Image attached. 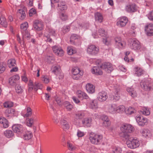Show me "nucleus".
<instances>
[{
	"label": "nucleus",
	"instance_id": "nucleus-1",
	"mask_svg": "<svg viewBox=\"0 0 153 153\" xmlns=\"http://www.w3.org/2000/svg\"><path fill=\"white\" fill-rule=\"evenodd\" d=\"M120 129L121 132L120 134V136L125 139L129 138L130 137L129 133H131L134 130V128L132 125L126 123L122 125Z\"/></svg>",
	"mask_w": 153,
	"mask_h": 153
},
{
	"label": "nucleus",
	"instance_id": "nucleus-2",
	"mask_svg": "<svg viewBox=\"0 0 153 153\" xmlns=\"http://www.w3.org/2000/svg\"><path fill=\"white\" fill-rule=\"evenodd\" d=\"M89 139L91 143L98 145L100 144L102 142V136L101 135L94 134L92 133H91L90 135Z\"/></svg>",
	"mask_w": 153,
	"mask_h": 153
},
{
	"label": "nucleus",
	"instance_id": "nucleus-3",
	"mask_svg": "<svg viewBox=\"0 0 153 153\" xmlns=\"http://www.w3.org/2000/svg\"><path fill=\"white\" fill-rule=\"evenodd\" d=\"M126 143L128 147L131 149H134L136 148L140 145V143L138 140L137 139H132L131 137H129L127 139Z\"/></svg>",
	"mask_w": 153,
	"mask_h": 153
},
{
	"label": "nucleus",
	"instance_id": "nucleus-4",
	"mask_svg": "<svg viewBox=\"0 0 153 153\" xmlns=\"http://www.w3.org/2000/svg\"><path fill=\"white\" fill-rule=\"evenodd\" d=\"M130 48L134 50H139L141 48L140 42L135 39H130L128 41Z\"/></svg>",
	"mask_w": 153,
	"mask_h": 153
},
{
	"label": "nucleus",
	"instance_id": "nucleus-5",
	"mask_svg": "<svg viewBox=\"0 0 153 153\" xmlns=\"http://www.w3.org/2000/svg\"><path fill=\"white\" fill-rule=\"evenodd\" d=\"M51 70L53 73L57 76H59V79L63 78V75L62 73H61V69L59 66L53 65L51 68Z\"/></svg>",
	"mask_w": 153,
	"mask_h": 153
},
{
	"label": "nucleus",
	"instance_id": "nucleus-6",
	"mask_svg": "<svg viewBox=\"0 0 153 153\" xmlns=\"http://www.w3.org/2000/svg\"><path fill=\"white\" fill-rule=\"evenodd\" d=\"M100 68L108 73H111L114 69L112 65L108 62H104L102 65H100Z\"/></svg>",
	"mask_w": 153,
	"mask_h": 153
},
{
	"label": "nucleus",
	"instance_id": "nucleus-7",
	"mask_svg": "<svg viewBox=\"0 0 153 153\" xmlns=\"http://www.w3.org/2000/svg\"><path fill=\"white\" fill-rule=\"evenodd\" d=\"M99 51L98 47L94 45H91L88 46L87 48V53L93 55L97 54Z\"/></svg>",
	"mask_w": 153,
	"mask_h": 153
},
{
	"label": "nucleus",
	"instance_id": "nucleus-8",
	"mask_svg": "<svg viewBox=\"0 0 153 153\" xmlns=\"http://www.w3.org/2000/svg\"><path fill=\"white\" fill-rule=\"evenodd\" d=\"M44 27L43 23L42 21L37 20L34 21L33 27L37 31H41L43 29Z\"/></svg>",
	"mask_w": 153,
	"mask_h": 153
},
{
	"label": "nucleus",
	"instance_id": "nucleus-9",
	"mask_svg": "<svg viewBox=\"0 0 153 153\" xmlns=\"http://www.w3.org/2000/svg\"><path fill=\"white\" fill-rule=\"evenodd\" d=\"M126 10L127 12L133 13L137 10L138 7L135 4H131L126 6Z\"/></svg>",
	"mask_w": 153,
	"mask_h": 153
},
{
	"label": "nucleus",
	"instance_id": "nucleus-10",
	"mask_svg": "<svg viewBox=\"0 0 153 153\" xmlns=\"http://www.w3.org/2000/svg\"><path fill=\"white\" fill-rule=\"evenodd\" d=\"M52 49L53 52L57 56H61L64 55V51L59 46L55 45L52 47Z\"/></svg>",
	"mask_w": 153,
	"mask_h": 153
},
{
	"label": "nucleus",
	"instance_id": "nucleus-11",
	"mask_svg": "<svg viewBox=\"0 0 153 153\" xmlns=\"http://www.w3.org/2000/svg\"><path fill=\"white\" fill-rule=\"evenodd\" d=\"M128 19L127 17H123L118 19L117 22V25L119 27H124L127 23Z\"/></svg>",
	"mask_w": 153,
	"mask_h": 153
},
{
	"label": "nucleus",
	"instance_id": "nucleus-12",
	"mask_svg": "<svg viewBox=\"0 0 153 153\" xmlns=\"http://www.w3.org/2000/svg\"><path fill=\"white\" fill-rule=\"evenodd\" d=\"M108 96L106 92L105 91H102L99 92L97 95L98 100L100 102H103L105 101L107 98Z\"/></svg>",
	"mask_w": 153,
	"mask_h": 153
},
{
	"label": "nucleus",
	"instance_id": "nucleus-13",
	"mask_svg": "<svg viewBox=\"0 0 153 153\" xmlns=\"http://www.w3.org/2000/svg\"><path fill=\"white\" fill-rule=\"evenodd\" d=\"M140 85L142 88L145 91H149L151 89L150 82L147 80L144 81H142L140 83Z\"/></svg>",
	"mask_w": 153,
	"mask_h": 153
},
{
	"label": "nucleus",
	"instance_id": "nucleus-14",
	"mask_svg": "<svg viewBox=\"0 0 153 153\" xmlns=\"http://www.w3.org/2000/svg\"><path fill=\"white\" fill-rule=\"evenodd\" d=\"M85 115L84 113L82 112H79L76 114V117L74 119L76 125H79L80 119L83 117Z\"/></svg>",
	"mask_w": 153,
	"mask_h": 153
},
{
	"label": "nucleus",
	"instance_id": "nucleus-15",
	"mask_svg": "<svg viewBox=\"0 0 153 153\" xmlns=\"http://www.w3.org/2000/svg\"><path fill=\"white\" fill-rule=\"evenodd\" d=\"M145 30L147 35H153V24L150 23L147 25L145 26Z\"/></svg>",
	"mask_w": 153,
	"mask_h": 153
},
{
	"label": "nucleus",
	"instance_id": "nucleus-16",
	"mask_svg": "<svg viewBox=\"0 0 153 153\" xmlns=\"http://www.w3.org/2000/svg\"><path fill=\"white\" fill-rule=\"evenodd\" d=\"M23 128L22 126L19 124L14 125L12 127L13 130L18 134L21 133L23 131Z\"/></svg>",
	"mask_w": 153,
	"mask_h": 153
},
{
	"label": "nucleus",
	"instance_id": "nucleus-17",
	"mask_svg": "<svg viewBox=\"0 0 153 153\" xmlns=\"http://www.w3.org/2000/svg\"><path fill=\"white\" fill-rule=\"evenodd\" d=\"M68 7L64 1H60L58 4L57 10L59 11H63L66 10Z\"/></svg>",
	"mask_w": 153,
	"mask_h": 153
},
{
	"label": "nucleus",
	"instance_id": "nucleus-18",
	"mask_svg": "<svg viewBox=\"0 0 153 153\" xmlns=\"http://www.w3.org/2000/svg\"><path fill=\"white\" fill-rule=\"evenodd\" d=\"M92 119L90 117L86 118L82 120V123L84 126L90 127L92 125Z\"/></svg>",
	"mask_w": 153,
	"mask_h": 153
},
{
	"label": "nucleus",
	"instance_id": "nucleus-19",
	"mask_svg": "<svg viewBox=\"0 0 153 153\" xmlns=\"http://www.w3.org/2000/svg\"><path fill=\"white\" fill-rule=\"evenodd\" d=\"M120 88L119 86H117L115 87L114 89V99L116 100H119L120 98Z\"/></svg>",
	"mask_w": 153,
	"mask_h": 153
},
{
	"label": "nucleus",
	"instance_id": "nucleus-20",
	"mask_svg": "<svg viewBox=\"0 0 153 153\" xmlns=\"http://www.w3.org/2000/svg\"><path fill=\"white\" fill-rule=\"evenodd\" d=\"M15 110L13 108H9L5 111V116L8 118H10L15 114Z\"/></svg>",
	"mask_w": 153,
	"mask_h": 153
},
{
	"label": "nucleus",
	"instance_id": "nucleus-21",
	"mask_svg": "<svg viewBox=\"0 0 153 153\" xmlns=\"http://www.w3.org/2000/svg\"><path fill=\"white\" fill-rule=\"evenodd\" d=\"M107 108L108 112L110 113L114 114L116 112V105L115 104H109Z\"/></svg>",
	"mask_w": 153,
	"mask_h": 153
},
{
	"label": "nucleus",
	"instance_id": "nucleus-22",
	"mask_svg": "<svg viewBox=\"0 0 153 153\" xmlns=\"http://www.w3.org/2000/svg\"><path fill=\"white\" fill-rule=\"evenodd\" d=\"M126 91L128 94L132 97L135 98L137 97V93L133 88L131 87L128 88L126 89Z\"/></svg>",
	"mask_w": 153,
	"mask_h": 153
},
{
	"label": "nucleus",
	"instance_id": "nucleus-23",
	"mask_svg": "<svg viewBox=\"0 0 153 153\" xmlns=\"http://www.w3.org/2000/svg\"><path fill=\"white\" fill-rule=\"evenodd\" d=\"M19 79V76L18 75L13 76L9 78V82L11 85H14L16 81Z\"/></svg>",
	"mask_w": 153,
	"mask_h": 153
},
{
	"label": "nucleus",
	"instance_id": "nucleus-24",
	"mask_svg": "<svg viewBox=\"0 0 153 153\" xmlns=\"http://www.w3.org/2000/svg\"><path fill=\"white\" fill-rule=\"evenodd\" d=\"M85 88L87 91L90 94L95 92V87L92 84L88 83L86 85Z\"/></svg>",
	"mask_w": 153,
	"mask_h": 153
},
{
	"label": "nucleus",
	"instance_id": "nucleus-25",
	"mask_svg": "<svg viewBox=\"0 0 153 153\" xmlns=\"http://www.w3.org/2000/svg\"><path fill=\"white\" fill-rule=\"evenodd\" d=\"M91 72L93 74H95L96 75H102V72L98 66H95L91 69Z\"/></svg>",
	"mask_w": 153,
	"mask_h": 153
},
{
	"label": "nucleus",
	"instance_id": "nucleus-26",
	"mask_svg": "<svg viewBox=\"0 0 153 153\" xmlns=\"http://www.w3.org/2000/svg\"><path fill=\"white\" fill-rule=\"evenodd\" d=\"M61 127L65 130L68 129L69 127L67 122L64 119H62L60 121Z\"/></svg>",
	"mask_w": 153,
	"mask_h": 153
},
{
	"label": "nucleus",
	"instance_id": "nucleus-27",
	"mask_svg": "<svg viewBox=\"0 0 153 153\" xmlns=\"http://www.w3.org/2000/svg\"><path fill=\"white\" fill-rule=\"evenodd\" d=\"M17 15L20 19L21 20L24 19L26 17L25 11L22 9H20L18 10Z\"/></svg>",
	"mask_w": 153,
	"mask_h": 153
},
{
	"label": "nucleus",
	"instance_id": "nucleus-28",
	"mask_svg": "<svg viewBox=\"0 0 153 153\" xmlns=\"http://www.w3.org/2000/svg\"><path fill=\"white\" fill-rule=\"evenodd\" d=\"M0 123L3 124V126L4 128H7L9 126L8 121L4 117H0Z\"/></svg>",
	"mask_w": 153,
	"mask_h": 153
},
{
	"label": "nucleus",
	"instance_id": "nucleus-29",
	"mask_svg": "<svg viewBox=\"0 0 153 153\" xmlns=\"http://www.w3.org/2000/svg\"><path fill=\"white\" fill-rule=\"evenodd\" d=\"M4 135L7 138H10L14 136V133L11 130H7L4 132Z\"/></svg>",
	"mask_w": 153,
	"mask_h": 153
},
{
	"label": "nucleus",
	"instance_id": "nucleus-30",
	"mask_svg": "<svg viewBox=\"0 0 153 153\" xmlns=\"http://www.w3.org/2000/svg\"><path fill=\"white\" fill-rule=\"evenodd\" d=\"M135 74L137 76L142 75L144 73L143 71L138 67H136L134 68Z\"/></svg>",
	"mask_w": 153,
	"mask_h": 153
},
{
	"label": "nucleus",
	"instance_id": "nucleus-31",
	"mask_svg": "<svg viewBox=\"0 0 153 153\" xmlns=\"http://www.w3.org/2000/svg\"><path fill=\"white\" fill-rule=\"evenodd\" d=\"M95 18L96 21L100 22L102 21L103 18L102 15L100 13L97 12L95 14Z\"/></svg>",
	"mask_w": 153,
	"mask_h": 153
},
{
	"label": "nucleus",
	"instance_id": "nucleus-32",
	"mask_svg": "<svg viewBox=\"0 0 153 153\" xmlns=\"http://www.w3.org/2000/svg\"><path fill=\"white\" fill-rule=\"evenodd\" d=\"M142 135L145 137H149L150 136V131L146 129H144L141 131Z\"/></svg>",
	"mask_w": 153,
	"mask_h": 153
},
{
	"label": "nucleus",
	"instance_id": "nucleus-33",
	"mask_svg": "<svg viewBox=\"0 0 153 153\" xmlns=\"http://www.w3.org/2000/svg\"><path fill=\"white\" fill-rule=\"evenodd\" d=\"M33 136L32 133L30 131H27L23 135V139L26 140H28L32 137Z\"/></svg>",
	"mask_w": 153,
	"mask_h": 153
},
{
	"label": "nucleus",
	"instance_id": "nucleus-34",
	"mask_svg": "<svg viewBox=\"0 0 153 153\" xmlns=\"http://www.w3.org/2000/svg\"><path fill=\"white\" fill-rule=\"evenodd\" d=\"M7 65L10 68L14 67L16 65L15 60L14 59H11L9 60L7 62Z\"/></svg>",
	"mask_w": 153,
	"mask_h": 153
},
{
	"label": "nucleus",
	"instance_id": "nucleus-35",
	"mask_svg": "<svg viewBox=\"0 0 153 153\" xmlns=\"http://www.w3.org/2000/svg\"><path fill=\"white\" fill-rule=\"evenodd\" d=\"M141 111L143 114L146 116L149 115L150 114L149 108L146 107H142Z\"/></svg>",
	"mask_w": 153,
	"mask_h": 153
},
{
	"label": "nucleus",
	"instance_id": "nucleus-36",
	"mask_svg": "<svg viewBox=\"0 0 153 153\" xmlns=\"http://www.w3.org/2000/svg\"><path fill=\"white\" fill-rule=\"evenodd\" d=\"M33 86L34 89L36 91L39 89H41L43 87L42 84L38 82H35L33 84Z\"/></svg>",
	"mask_w": 153,
	"mask_h": 153
},
{
	"label": "nucleus",
	"instance_id": "nucleus-37",
	"mask_svg": "<svg viewBox=\"0 0 153 153\" xmlns=\"http://www.w3.org/2000/svg\"><path fill=\"white\" fill-rule=\"evenodd\" d=\"M28 27V24L27 22H25L23 24H21L20 25V28L21 29V32H25L27 31V29Z\"/></svg>",
	"mask_w": 153,
	"mask_h": 153
},
{
	"label": "nucleus",
	"instance_id": "nucleus-38",
	"mask_svg": "<svg viewBox=\"0 0 153 153\" xmlns=\"http://www.w3.org/2000/svg\"><path fill=\"white\" fill-rule=\"evenodd\" d=\"M136 110L134 108L132 107H130L125 110L126 114L130 115L136 112Z\"/></svg>",
	"mask_w": 153,
	"mask_h": 153
},
{
	"label": "nucleus",
	"instance_id": "nucleus-39",
	"mask_svg": "<svg viewBox=\"0 0 153 153\" xmlns=\"http://www.w3.org/2000/svg\"><path fill=\"white\" fill-rule=\"evenodd\" d=\"M89 26V24L88 23L82 24L80 23L78 25V28L80 29H87Z\"/></svg>",
	"mask_w": 153,
	"mask_h": 153
},
{
	"label": "nucleus",
	"instance_id": "nucleus-40",
	"mask_svg": "<svg viewBox=\"0 0 153 153\" xmlns=\"http://www.w3.org/2000/svg\"><path fill=\"white\" fill-rule=\"evenodd\" d=\"M79 38V36L76 34H72L70 37V41L71 44H74V40L76 39H78Z\"/></svg>",
	"mask_w": 153,
	"mask_h": 153
},
{
	"label": "nucleus",
	"instance_id": "nucleus-41",
	"mask_svg": "<svg viewBox=\"0 0 153 153\" xmlns=\"http://www.w3.org/2000/svg\"><path fill=\"white\" fill-rule=\"evenodd\" d=\"M27 113L24 115L25 117H27L30 116L32 114V110L30 107H27L26 109Z\"/></svg>",
	"mask_w": 153,
	"mask_h": 153
},
{
	"label": "nucleus",
	"instance_id": "nucleus-42",
	"mask_svg": "<svg viewBox=\"0 0 153 153\" xmlns=\"http://www.w3.org/2000/svg\"><path fill=\"white\" fill-rule=\"evenodd\" d=\"M0 24L4 27H6L7 26V23L6 20V19L3 17L0 18Z\"/></svg>",
	"mask_w": 153,
	"mask_h": 153
},
{
	"label": "nucleus",
	"instance_id": "nucleus-43",
	"mask_svg": "<svg viewBox=\"0 0 153 153\" xmlns=\"http://www.w3.org/2000/svg\"><path fill=\"white\" fill-rule=\"evenodd\" d=\"M121 152L122 150L120 148L114 147L112 148L111 153H121Z\"/></svg>",
	"mask_w": 153,
	"mask_h": 153
},
{
	"label": "nucleus",
	"instance_id": "nucleus-44",
	"mask_svg": "<svg viewBox=\"0 0 153 153\" xmlns=\"http://www.w3.org/2000/svg\"><path fill=\"white\" fill-rule=\"evenodd\" d=\"M147 123V119L146 118L142 117V119L138 123V125L140 126H143L146 125Z\"/></svg>",
	"mask_w": 153,
	"mask_h": 153
},
{
	"label": "nucleus",
	"instance_id": "nucleus-45",
	"mask_svg": "<svg viewBox=\"0 0 153 153\" xmlns=\"http://www.w3.org/2000/svg\"><path fill=\"white\" fill-rule=\"evenodd\" d=\"M76 52V51L73 50L72 46H68V47L67 53L69 55H72Z\"/></svg>",
	"mask_w": 153,
	"mask_h": 153
},
{
	"label": "nucleus",
	"instance_id": "nucleus-46",
	"mask_svg": "<svg viewBox=\"0 0 153 153\" xmlns=\"http://www.w3.org/2000/svg\"><path fill=\"white\" fill-rule=\"evenodd\" d=\"M34 122V119L32 118H27L26 119V124L29 127H31Z\"/></svg>",
	"mask_w": 153,
	"mask_h": 153
},
{
	"label": "nucleus",
	"instance_id": "nucleus-47",
	"mask_svg": "<svg viewBox=\"0 0 153 153\" xmlns=\"http://www.w3.org/2000/svg\"><path fill=\"white\" fill-rule=\"evenodd\" d=\"M72 72L73 75L79 74H82V73H80V70L79 68L77 67H75L73 68Z\"/></svg>",
	"mask_w": 153,
	"mask_h": 153
},
{
	"label": "nucleus",
	"instance_id": "nucleus-48",
	"mask_svg": "<svg viewBox=\"0 0 153 153\" xmlns=\"http://www.w3.org/2000/svg\"><path fill=\"white\" fill-rule=\"evenodd\" d=\"M116 112H121L125 110V108L123 105H120L118 107L116 106Z\"/></svg>",
	"mask_w": 153,
	"mask_h": 153
},
{
	"label": "nucleus",
	"instance_id": "nucleus-49",
	"mask_svg": "<svg viewBox=\"0 0 153 153\" xmlns=\"http://www.w3.org/2000/svg\"><path fill=\"white\" fill-rule=\"evenodd\" d=\"M15 90L16 93L18 94L21 93L23 91V89L19 85L17 84L15 87Z\"/></svg>",
	"mask_w": 153,
	"mask_h": 153
},
{
	"label": "nucleus",
	"instance_id": "nucleus-50",
	"mask_svg": "<svg viewBox=\"0 0 153 153\" xmlns=\"http://www.w3.org/2000/svg\"><path fill=\"white\" fill-rule=\"evenodd\" d=\"M64 104L65 107L68 111H70L73 108L72 105L67 101L65 102Z\"/></svg>",
	"mask_w": 153,
	"mask_h": 153
},
{
	"label": "nucleus",
	"instance_id": "nucleus-51",
	"mask_svg": "<svg viewBox=\"0 0 153 153\" xmlns=\"http://www.w3.org/2000/svg\"><path fill=\"white\" fill-rule=\"evenodd\" d=\"M126 44V42L125 41L122 40L120 42H118L116 45L118 46L119 48H122L125 47Z\"/></svg>",
	"mask_w": 153,
	"mask_h": 153
},
{
	"label": "nucleus",
	"instance_id": "nucleus-52",
	"mask_svg": "<svg viewBox=\"0 0 153 153\" xmlns=\"http://www.w3.org/2000/svg\"><path fill=\"white\" fill-rule=\"evenodd\" d=\"M28 90L29 91H31L33 89H34L33 83L31 80H30L28 83Z\"/></svg>",
	"mask_w": 153,
	"mask_h": 153
},
{
	"label": "nucleus",
	"instance_id": "nucleus-53",
	"mask_svg": "<svg viewBox=\"0 0 153 153\" xmlns=\"http://www.w3.org/2000/svg\"><path fill=\"white\" fill-rule=\"evenodd\" d=\"M42 80L45 84L48 83L50 81L49 78L46 76H43L42 78Z\"/></svg>",
	"mask_w": 153,
	"mask_h": 153
},
{
	"label": "nucleus",
	"instance_id": "nucleus-54",
	"mask_svg": "<svg viewBox=\"0 0 153 153\" xmlns=\"http://www.w3.org/2000/svg\"><path fill=\"white\" fill-rule=\"evenodd\" d=\"M70 28L69 26H64L62 28V31L65 34L68 32L70 30Z\"/></svg>",
	"mask_w": 153,
	"mask_h": 153
},
{
	"label": "nucleus",
	"instance_id": "nucleus-55",
	"mask_svg": "<svg viewBox=\"0 0 153 153\" xmlns=\"http://www.w3.org/2000/svg\"><path fill=\"white\" fill-rule=\"evenodd\" d=\"M98 34L102 36H106V33L105 30L102 29H100L98 32Z\"/></svg>",
	"mask_w": 153,
	"mask_h": 153
},
{
	"label": "nucleus",
	"instance_id": "nucleus-56",
	"mask_svg": "<svg viewBox=\"0 0 153 153\" xmlns=\"http://www.w3.org/2000/svg\"><path fill=\"white\" fill-rule=\"evenodd\" d=\"M67 145L69 149L71 151L74 150L76 148L75 146H73L72 144L69 143H67Z\"/></svg>",
	"mask_w": 153,
	"mask_h": 153
},
{
	"label": "nucleus",
	"instance_id": "nucleus-57",
	"mask_svg": "<svg viewBox=\"0 0 153 153\" xmlns=\"http://www.w3.org/2000/svg\"><path fill=\"white\" fill-rule=\"evenodd\" d=\"M85 135L84 132L81 131L80 130L78 129L77 130V135L78 137H82Z\"/></svg>",
	"mask_w": 153,
	"mask_h": 153
},
{
	"label": "nucleus",
	"instance_id": "nucleus-58",
	"mask_svg": "<svg viewBox=\"0 0 153 153\" xmlns=\"http://www.w3.org/2000/svg\"><path fill=\"white\" fill-rule=\"evenodd\" d=\"M76 93L78 96V97L79 98L81 99H82V96L83 92H82L81 91L79 90L77 91Z\"/></svg>",
	"mask_w": 153,
	"mask_h": 153
},
{
	"label": "nucleus",
	"instance_id": "nucleus-59",
	"mask_svg": "<svg viewBox=\"0 0 153 153\" xmlns=\"http://www.w3.org/2000/svg\"><path fill=\"white\" fill-rule=\"evenodd\" d=\"M111 122L110 120L103 122L102 123L103 126L105 127H108L110 125Z\"/></svg>",
	"mask_w": 153,
	"mask_h": 153
},
{
	"label": "nucleus",
	"instance_id": "nucleus-60",
	"mask_svg": "<svg viewBox=\"0 0 153 153\" xmlns=\"http://www.w3.org/2000/svg\"><path fill=\"white\" fill-rule=\"evenodd\" d=\"M60 17L63 21H64L67 19L68 16L66 14L62 13L61 14Z\"/></svg>",
	"mask_w": 153,
	"mask_h": 153
},
{
	"label": "nucleus",
	"instance_id": "nucleus-61",
	"mask_svg": "<svg viewBox=\"0 0 153 153\" xmlns=\"http://www.w3.org/2000/svg\"><path fill=\"white\" fill-rule=\"evenodd\" d=\"M36 13V10L34 8H32L29 10V15L30 16H31L32 15Z\"/></svg>",
	"mask_w": 153,
	"mask_h": 153
},
{
	"label": "nucleus",
	"instance_id": "nucleus-62",
	"mask_svg": "<svg viewBox=\"0 0 153 153\" xmlns=\"http://www.w3.org/2000/svg\"><path fill=\"white\" fill-rule=\"evenodd\" d=\"M90 107L91 108H96L97 107V104L94 102V101H93L90 104Z\"/></svg>",
	"mask_w": 153,
	"mask_h": 153
},
{
	"label": "nucleus",
	"instance_id": "nucleus-63",
	"mask_svg": "<svg viewBox=\"0 0 153 153\" xmlns=\"http://www.w3.org/2000/svg\"><path fill=\"white\" fill-rule=\"evenodd\" d=\"M22 34L25 35V36L28 38H30V35L28 31H25V32H22Z\"/></svg>",
	"mask_w": 153,
	"mask_h": 153
},
{
	"label": "nucleus",
	"instance_id": "nucleus-64",
	"mask_svg": "<svg viewBox=\"0 0 153 153\" xmlns=\"http://www.w3.org/2000/svg\"><path fill=\"white\" fill-rule=\"evenodd\" d=\"M48 32L51 35L55 36V30L51 28H49L48 29Z\"/></svg>",
	"mask_w": 153,
	"mask_h": 153
}]
</instances>
